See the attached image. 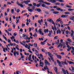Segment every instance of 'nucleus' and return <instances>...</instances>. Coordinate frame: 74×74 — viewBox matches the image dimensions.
I'll list each match as a JSON object with an SVG mask.
<instances>
[{"label": "nucleus", "mask_w": 74, "mask_h": 74, "mask_svg": "<svg viewBox=\"0 0 74 74\" xmlns=\"http://www.w3.org/2000/svg\"><path fill=\"white\" fill-rule=\"evenodd\" d=\"M64 14L67 15H70V12H65Z\"/></svg>", "instance_id": "nucleus-27"}, {"label": "nucleus", "mask_w": 74, "mask_h": 74, "mask_svg": "<svg viewBox=\"0 0 74 74\" xmlns=\"http://www.w3.org/2000/svg\"><path fill=\"white\" fill-rule=\"evenodd\" d=\"M16 74H19V73L20 74L21 73V72L20 71H16Z\"/></svg>", "instance_id": "nucleus-24"}, {"label": "nucleus", "mask_w": 74, "mask_h": 74, "mask_svg": "<svg viewBox=\"0 0 74 74\" xmlns=\"http://www.w3.org/2000/svg\"><path fill=\"white\" fill-rule=\"evenodd\" d=\"M68 10L69 11H73L74 10V9H68Z\"/></svg>", "instance_id": "nucleus-36"}, {"label": "nucleus", "mask_w": 74, "mask_h": 74, "mask_svg": "<svg viewBox=\"0 0 74 74\" xmlns=\"http://www.w3.org/2000/svg\"><path fill=\"white\" fill-rule=\"evenodd\" d=\"M39 33L40 34V35H42V36H44V33H43V32H41L40 33Z\"/></svg>", "instance_id": "nucleus-45"}, {"label": "nucleus", "mask_w": 74, "mask_h": 74, "mask_svg": "<svg viewBox=\"0 0 74 74\" xmlns=\"http://www.w3.org/2000/svg\"><path fill=\"white\" fill-rule=\"evenodd\" d=\"M57 62L58 64H61V62L59 61V60H57Z\"/></svg>", "instance_id": "nucleus-39"}, {"label": "nucleus", "mask_w": 74, "mask_h": 74, "mask_svg": "<svg viewBox=\"0 0 74 74\" xmlns=\"http://www.w3.org/2000/svg\"><path fill=\"white\" fill-rule=\"evenodd\" d=\"M38 2H39L40 3H43V4H45L47 5H50V4H51V3H50L48 2H44V1L42 0H40L38 1Z\"/></svg>", "instance_id": "nucleus-2"}, {"label": "nucleus", "mask_w": 74, "mask_h": 74, "mask_svg": "<svg viewBox=\"0 0 74 74\" xmlns=\"http://www.w3.org/2000/svg\"><path fill=\"white\" fill-rule=\"evenodd\" d=\"M67 62L69 64H71V61H69L67 60Z\"/></svg>", "instance_id": "nucleus-51"}, {"label": "nucleus", "mask_w": 74, "mask_h": 74, "mask_svg": "<svg viewBox=\"0 0 74 74\" xmlns=\"http://www.w3.org/2000/svg\"><path fill=\"white\" fill-rule=\"evenodd\" d=\"M54 69L55 71V72H57V71H58V68L56 67H55L54 68Z\"/></svg>", "instance_id": "nucleus-28"}, {"label": "nucleus", "mask_w": 74, "mask_h": 74, "mask_svg": "<svg viewBox=\"0 0 74 74\" xmlns=\"http://www.w3.org/2000/svg\"><path fill=\"white\" fill-rule=\"evenodd\" d=\"M62 71L63 72L64 74H66V71L64 69L62 68Z\"/></svg>", "instance_id": "nucleus-14"}, {"label": "nucleus", "mask_w": 74, "mask_h": 74, "mask_svg": "<svg viewBox=\"0 0 74 74\" xmlns=\"http://www.w3.org/2000/svg\"><path fill=\"white\" fill-rule=\"evenodd\" d=\"M71 49V47H70L67 49V51H69L70 50V49Z\"/></svg>", "instance_id": "nucleus-44"}, {"label": "nucleus", "mask_w": 74, "mask_h": 74, "mask_svg": "<svg viewBox=\"0 0 74 74\" xmlns=\"http://www.w3.org/2000/svg\"><path fill=\"white\" fill-rule=\"evenodd\" d=\"M56 0H50V2H51L52 3H55L56 2Z\"/></svg>", "instance_id": "nucleus-11"}, {"label": "nucleus", "mask_w": 74, "mask_h": 74, "mask_svg": "<svg viewBox=\"0 0 74 74\" xmlns=\"http://www.w3.org/2000/svg\"><path fill=\"white\" fill-rule=\"evenodd\" d=\"M58 36H56L54 37V40H57V39H58Z\"/></svg>", "instance_id": "nucleus-42"}, {"label": "nucleus", "mask_w": 74, "mask_h": 74, "mask_svg": "<svg viewBox=\"0 0 74 74\" xmlns=\"http://www.w3.org/2000/svg\"><path fill=\"white\" fill-rule=\"evenodd\" d=\"M62 21V19L61 20H59V19H58L56 21H57V22H60V21Z\"/></svg>", "instance_id": "nucleus-56"}, {"label": "nucleus", "mask_w": 74, "mask_h": 74, "mask_svg": "<svg viewBox=\"0 0 74 74\" xmlns=\"http://www.w3.org/2000/svg\"><path fill=\"white\" fill-rule=\"evenodd\" d=\"M35 51L36 52L35 54L37 56H40V54L38 52V51L37 50H35Z\"/></svg>", "instance_id": "nucleus-4"}, {"label": "nucleus", "mask_w": 74, "mask_h": 74, "mask_svg": "<svg viewBox=\"0 0 74 74\" xmlns=\"http://www.w3.org/2000/svg\"><path fill=\"white\" fill-rule=\"evenodd\" d=\"M58 1H59L60 2H64V1L63 0H57Z\"/></svg>", "instance_id": "nucleus-31"}, {"label": "nucleus", "mask_w": 74, "mask_h": 74, "mask_svg": "<svg viewBox=\"0 0 74 74\" xmlns=\"http://www.w3.org/2000/svg\"><path fill=\"white\" fill-rule=\"evenodd\" d=\"M33 36H34V37H37V35L36 34H35L34 35H33Z\"/></svg>", "instance_id": "nucleus-41"}, {"label": "nucleus", "mask_w": 74, "mask_h": 74, "mask_svg": "<svg viewBox=\"0 0 74 74\" xmlns=\"http://www.w3.org/2000/svg\"><path fill=\"white\" fill-rule=\"evenodd\" d=\"M51 34H52V32L51 31H49V33L48 34V36L49 37H51L52 36H51Z\"/></svg>", "instance_id": "nucleus-12"}, {"label": "nucleus", "mask_w": 74, "mask_h": 74, "mask_svg": "<svg viewBox=\"0 0 74 74\" xmlns=\"http://www.w3.org/2000/svg\"><path fill=\"white\" fill-rule=\"evenodd\" d=\"M38 22L39 23H40V25H41V21H40V20H38Z\"/></svg>", "instance_id": "nucleus-61"}, {"label": "nucleus", "mask_w": 74, "mask_h": 74, "mask_svg": "<svg viewBox=\"0 0 74 74\" xmlns=\"http://www.w3.org/2000/svg\"><path fill=\"white\" fill-rule=\"evenodd\" d=\"M68 41H70V42H72V40L71 39H70V38H68L67 40Z\"/></svg>", "instance_id": "nucleus-33"}, {"label": "nucleus", "mask_w": 74, "mask_h": 74, "mask_svg": "<svg viewBox=\"0 0 74 74\" xmlns=\"http://www.w3.org/2000/svg\"><path fill=\"white\" fill-rule=\"evenodd\" d=\"M30 38L28 37L27 36H26V40L27 41V40H30Z\"/></svg>", "instance_id": "nucleus-29"}, {"label": "nucleus", "mask_w": 74, "mask_h": 74, "mask_svg": "<svg viewBox=\"0 0 74 74\" xmlns=\"http://www.w3.org/2000/svg\"><path fill=\"white\" fill-rule=\"evenodd\" d=\"M70 19H71V20H72V21H73V20L74 19V18L73 17H70Z\"/></svg>", "instance_id": "nucleus-48"}, {"label": "nucleus", "mask_w": 74, "mask_h": 74, "mask_svg": "<svg viewBox=\"0 0 74 74\" xmlns=\"http://www.w3.org/2000/svg\"><path fill=\"white\" fill-rule=\"evenodd\" d=\"M71 32H72V33L71 34V37H72L73 36V34H74V32L73 29L71 30Z\"/></svg>", "instance_id": "nucleus-13"}, {"label": "nucleus", "mask_w": 74, "mask_h": 74, "mask_svg": "<svg viewBox=\"0 0 74 74\" xmlns=\"http://www.w3.org/2000/svg\"><path fill=\"white\" fill-rule=\"evenodd\" d=\"M65 7H67V8H72V6H69L67 5H66Z\"/></svg>", "instance_id": "nucleus-25"}, {"label": "nucleus", "mask_w": 74, "mask_h": 74, "mask_svg": "<svg viewBox=\"0 0 74 74\" xmlns=\"http://www.w3.org/2000/svg\"><path fill=\"white\" fill-rule=\"evenodd\" d=\"M13 41L14 42H16L17 44H19V41L18 40H15V39H14Z\"/></svg>", "instance_id": "nucleus-23"}, {"label": "nucleus", "mask_w": 74, "mask_h": 74, "mask_svg": "<svg viewBox=\"0 0 74 74\" xmlns=\"http://www.w3.org/2000/svg\"><path fill=\"white\" fill-rule=\"evenodd\" d=\"M25 48H27V49L29 50H30V46L29 45H27L26 44V46H25Z\"/></svg>", "instance_id": "nucleus-5"}, {"label": "nucleus", "mask_w": 74, "mask_h": 74, "mask_svg": "<svg viewBox=\"0 0 74 74\" xmlns=\"http://www.w3.org/2000/svg\"><path fill=\"white\" fill-rule=\"evenodd\" d=\"M31 57H32V55L30 54L29 56V57L28 58L29 60L30 61L31 60L32 58H31Z\"/></svg>", "instance_id": "nucleus-18"}, {"label": "nucleus", "mask_w": 74, "mask_h": 74, "mask_svg": "<svg viewBox=\"0 0 74 74\" xmlns=\"http://www.w3.org/2000/svg\"><path fill=\"white\" fill-rule=\"evenodd\" d=\"M47 21H48L49 22H53V20H52V19H50L49 18H48L47 20Z\"/></svg>", "instance_id": "nucleus-21"}, {"label": "nucleus", "mask_w": 74, "mask_h": 74, "mask_svg": "<svg viewBox=\"0 0 74 74\" xmlns=\"http://www.w3.org/2000/svg\"><path fill=\"white\" fill-rule=\"evenodd\" d=\"M16 3L18 5H19V6H20V7H23V5L22 4L19 3L18 2H16Z\"/></svg>", "instance_id": "nucleus-3"}, {"label": "nucleus", "mask_w": 74, "mask_h": 74, "mask_svg": "<svg viewBox=\"0 0 74 74\" xmlns=\"http://www.w3.org/2000/svg\"><path fill=\"white\" fill-rule=\"evenodd\" d=\"M40 56L41 58H43V56H42V54L41 53L40 54Z\"/></svg>", "instance_id": "nucleus-49"}, {"label": "nucleus", "mask_w": 74, "mask_h": 74, "mask_svg": "<svg viewBox=\"0 0 74 74\" xmlns=\"http://www.w3.org/2000/svg\"><path fill=\"white\" fill-rule=\"evenodd\" d=\"M53 13L54 14H59V12H58L54 11L53 12Z\"/></svg>", "instance_id": "nucleus-16"}, {"label": "nucleus", "mask_w": 74, "mask_h": 74, "mask_svg": "<svg viewBox=\"0 0 74 74\" xmlns=\"http://www.w3.org/2000/svg\"><path fill=\"white\" fill-rule=\"evenodd\" d=\"M27 9L28 10V11H29V12H33V11L32 9H30V7L28 8Z\"/></svg>", "instance_id": "nucleus-7"}, {"label": "nucleus", "mask_w": 74, "mask_h": 74, "mask_svg": "<svg viewBox=\"0 0 74 74\" xmlns=\"http://www.w3.org/2000/svg\"><path fill=\"white\" fill-rule=\"evenodd\" d=\"M57 56L58 59H61L62 58V56L60 55H57Z\"/></svg>", "instance_id": "nucleus-30"}, {"label": "nucleus", "mask_w": 74, "mask_h": 74, "mask_svg": "<svg viewBox=\"0 0 74 74\" xmlns=\"http://www.w3.org/2000/svg\"><path fill=\"white\" fill-rule=\"evenodd\" d=\"M34 45L35 47H37V44L36 43H34Z\"/></svg>", "instance_id": "nucleus-37"}, {"label": "nucleus", "mask_w": 74, "mask_h": 74, "mask_svg": "<svg viewBox=\"0 0 74 74\" xmlns=\"http://www.w3.org/2000/svg\"><path fill=\"white\" fill-rule=\"evenodd\" d=\"M29 6V7H32L33 6V5L31 4H28Z\"/></svg>", "instance_id": "nucleus-57"}, {"label": "nucleus", "mask_w": 74, "mask_h": 74, "mask_svg": "<svg viewBox=\"0 0 74 74\" xmlns=\"http://www.w3.org/2000/svg\"><path fill=\"white\" fill-rule=\"evenodd\" d=\"M41 4H42V3H40L39 4H38L36 5V6L37 7H39L40 6V5H41Z\"/></svg>", "instance_id": "nucleus-26"}, {"label": "nucleus", "mask_w": 74, "mask_h": 74, "mask_svg": "<svg viewBox=\"0 0 74 74\" xmlns=\"http://www.w3.org/2000/svg\"><path fill=\"white\" fill-rule=\"evenodd\" d=\"M66 34H69V32L68 31H66Z\"/></svg>", "instance_id": "nucleus-62"}, {"label": "nucleus", "mask_w": 74, "mask_h": 74, "mask_svg": "<svg viewBox=\"0 0 74 74\" xmlns=\"http://www.w3.org/2000/svg\"><path fill=\"white\" fill-rule=\"evenodd\" d=\"M41 45H45V43L44 42H41Z\"/></svg>", "instance_id": "nucleus-52"}, {"label": "nucleus", "mask_w": 74, "mask_h": 74, "mask_svg": "<svg viewBox=\"0 0 74 74\" xmlns=\"http://www.w3.org/2000/svg\"><path fill=\"white\" fill-rule=\"evenodd\" d=\"M41 30H42V29H39L38 32H39V33H40L41 32Z\"/></svg>", "instance_id": "nucleus-58"}, {"label": "nucleus", "mask_w": 74, "mask_h": 74, "mask_svg": "<svg viewBox=\"0 0 74 74\" xmlns=\"http://www.w3.org/2000/svg\"><path fill=\"white\" fill-rule=\"evenodd\" d=\"M7 4H11V3H10V2H7Z\"/></svg>", "instance_id": "nucleus-64"}, {"label": "nucleus", "mask_w": 74, "mask_h": 74, "mask_svg": "<svg viewBox=\"0 0 74 74\" xmlns=\"http://www.w3.org/2000/svg\"><path fill=\"white\" fill-rule=\"evenodd\" d=\"M44 32L45 33H48V29H45L44 30Z\"/></svg>", "instance_id": "nucleus-15"}, {"label": "nucleus", "mask_w": 74, "mask_h": 74, "mask_svg": "<svg viewBox=\"0 0 74 74\" xmlns=\"http://www.w3.org/2000/svg\"><path fill=\"white\" fill-rule=\"evenodd\" d=\"M42 7H45V5L44 4H42Z\"/></svg>", "instance_id": "nucleus-54"}, {"label": "nucleus", "mask_w": 74, "mask_h": 74, "mask_svg": "<svg viewBox=\"0 0 74 74\" xmlns=\"http://www.w3.org/2000/svg\"><path fill=\"white\" fill-rule=\"evenodd\" d=\"M60 44H61V43H60V45H58V48H59L60 47V46H61Z\"/></svg>", "instance_id": "nucleus-63"}, {"label": "nucleus", "mask_w": 74, "mask_h": 74, "mask_svg": "<svg viewBox=\"0 0 74 74\" xmlns=\"http://www.w3.org/2000/svg\"><path fill=\"white\" fill-rule=\"evenodd\" d=\"M61 33V31L59 29H58V30H57V34H59V33Z\"/></svg>", "instance_id": "nucleus-19"}, {"label": "nucleus", "mask_w": 74, "mask_h": 74, "mask_svg": "<svg viewBox=\"0 0 74 74\" xmlns=\"http://www.w3.org/2000/svg\"><path fill=\"white\" fill-rule=\"evenodd\" d=\"M71 48L72 49V50L71 51V52L72 53H74V47H71Z\"/></svg>", "instance_id": "nucleus-20"}, {"label": "nucleus", "mask_w": 74, "mask_h": 74, "mask_svg": "<svg viewBox=\"0 0 74 74\" xmlns=\"http://www.w3.org/2000/svg\"><path fill=\"white\" fill-rule=\"evenodd\" d=\"M17 52V51H16V50H14V55L15 56V57H16V53Z\"/></svg>", "instance_id": "nucleus-34"}, {"label": "nucleus", "mask_w": 74, "mask_h": 74, "mask_svg": "<svg viewBox=\"0 0 74 74\" xmlns=\"http://www.w3.org/2000/svg\"><path fill=\"white\" fill-rule=\"evenodd\" d=\"M25 3V4H28V3H27V1H24L23 2H22L21 3H22V4H23V3Z\"/></svg>", "instance_id": "nucleus-22"}, {"label": "nucleus", "mask_w": 74, "mask_h": 74, "mask_svg": "<svg viewBox=\"0 0 74 74\" xmlns=\"http://www.w3.org/2000/svg\"><path fill=\"white\" fill-rule=\"evenodd\" d=\"M56 10H58V11H63V9H62L59 8H56Z\"/></svg>", "instance_id": "nucleus-10"}, {"label": "nucleus", "mask_w": 74, "mask_h": 74, "mask_svg": "<svg viewBox=\"0 0 74 74\" xmlns=\"http://www.w3.org/2000/svg\"><path fill=\"white\" fill-rule=\"evenodd\" d=\"M3 37L4 39H5V40L6 41H7V38H6V37H5V36L4 35H3Z\"/></svg>", "instance_id": "nucleus-53"}, {"label": "nucleus", "mask_w": 74, "mask_h": 74, "mask_svg": "<svg viewBox=\"0 0 74 74\" xmlns=\"http://www.w3.org/2000/svg\"><path fill=\"white\" fill-rule=\"evenodd\" d=\"M12 14H14V10L12 9L11 10Z\"/></svg>", "instance_id": "nucleus-35"}, {"label": "nucleus", "mask_w": 74, "mask_h": 74, "mask_svg": "<svg viewBox=\"0 0 74 74\" xmlns=\"http://www.w3.org/2000/svg\"><path fill=\"white\" fill-rule=\"evenodd\" d=\"M55 5H60V4L59 3H55Z\"/></svg>", "instance_id": "nucleus-55"}, {"label": "nucleus", "mask_w": 74, "mask_h": 74, "mask_svg": "<svg viewBox=\"0 0 74 74\" xmlns=\"http://www.w3.org/2000/svg\"><path fill=\"white\" fill-rule=\"evenodd\" d=\"M33 5L34 7H36L37 6V4L36 3H33Z\"/></svg>", "instance_id": "nucleus-40"}, {"label": "nucleus", "mask_w": 74, "mask_h": 74, "mask_svg": "<svg viewBox=\"0 0 74 74\" xmlns=\"http://www.w3.org/2000/svg\"><path fill=\"white\" fill-rule=\"evenodd\" d=\"M24 54L25 55H29V53H26V52H24Z\"/></svg>", "instance_id": "nucleus-43"}, {"label": "nucleus", "mask_w": 74, "mask_h": 74, "mask_svg": "<svg viewBox=\"0 0 74 74\" xmlns=\"http://www.w3.org/2000/svg\"><path fill=\"white\" fill-rule=\"evenodd\" d=\"M51 60L53 61V62L54 61V60L53 59V58H52V57H51L50 58Z\"/></svg>", "instance_id": "nucleus-50"}, {"label": "nucleus", "mask_w": 74, "mask_h": 74, "mask_svg": "<svg viewBox=\"0 0 74 74\" xmlns=\"http://www.w3.org/2000/svg\"><path fill=\"white\" fill-rule=\"evenodd\" d=\"M47 53H48V55H49V56L50 58H51V57H53V55H52V54H51V53L49 52H48Z\"/></svg>", "instance_id": "nucleus-9"}, {"label": "nucleus", "mask_w": 74, "mask_h": 74, "mask_svg": "<svg viewBox=\"0 0 74 74\" xmlns=\"http://www.w3.org/2000/svg\"><path fill=\"white\" fill-rule=\"evenodd\" d=\"M26 36H27V35L25 34H23V36H22V37H25Z\"/></svg>", "instance_id": "nucleus-38"}, {"label": "nucleus", "mask_w": 74, "mask_h": 74, "mask_svg": "<svg viewBox=\"0 0 74 74\" xmlns=\"http://www.w3.org/2000/svg\"><path fill=\"white\" fill-rule=\"evenodd\" d=\"M63 39H61L60 41L61 42V43H62V44H63Z\"/></svg>", "instance_id": "nucleus-59"}, {"label": "nucleus", "mask_w": 74, "mask_h": 74, "mask_svg": "<svg viewBox=\"0 0 74 74\" xmlns=\"http://www.w3.org/2000/svg\"><path fill=\"white\" fill-rule=\"evenodd\" d=\"M42 51L43 52V53H45V50L44 49H41Z\"/></svg>", "instance_id": "nucleus-46"}, {"label": "nucleus", "mask_w": 74, "mask_h": 74, "mask_svg": "<svg viewBox=\"0 0 74 74\" xmlns=\"http://www.w3.org/2000/svg\"><path fill=\"white\" fill-rule=\"evenodd\" d=\"M12 30V29L11 28H9L8 29V32H11Z\"/></svg>", "instance_id": "nucleus-47"}, {"label": "nucleus", "mask_w": 74, "mask_h": 74, "mask_svg": "<svg viewBox=\"0 0 74 74\" xmlns=\"http://www.w3.org/2000/svg\"><path fill=\"white\" fill-rule=\"evenodd\" d=\"M35 11H38V12H41V9H40L36 8L35 10Z\"/></svg>", "instance_id": "nucleus-17"}, {"label": "nucleus", "mask_w": 74, "mask_h": 74, "mask_svg": "<svg viewBox=\"0 0 74 74\" xmlns=\"http://www.w3.org/2000/svg\"><path fill=\"white\" fill-rule=\"evenodd\" d=\"M71 67L72 68V71L73 72H74V67H73V66H71Z\"/></svg>", "instance_id": "nucleus-60"}, {"label": "nucleus", "mask_w": 74, "mask_h": 74, "mask_svg": "<svg viewBox=\"0 0 74 74\" xmlns=\"http://www.w3.org/2000/svg\"><path fill=\"white\" fill-rule=\"evenodd\" d=\"M40 63V64H42V65H44V62H39Z\"/></svg>", "instance_id": "nucleus-32"}, {"label": "nucleus", "mask_w": 74, "mask_h": 74, "mask_svg": "<svg viewBox=\"0 0 74 74\" xmlns=\"http://www.w3.org/2000/svg\"><path fill=\"white\" fill-rule=\"evenodd\" d=\"M45 64L46 66H45L44 67V69H45V70H46V69H47V70H49V69L48 68V66H47V64H48V65L49 66L50 65V64L47 61V60H45Z\"/></svg>", "instance_id": "nucleus-1"}, {"label": "nucleus", "mask_w": 74, "mask_h": 74, "mask_svg": "<svg viewBox=\"0 0 74 74\" xmlns=\"http://www.w3.org/2000/svg\"><path fill=\"white\" fill-rule=\"evenodd\" d=\"M16 23H18L19 22V19L18 18V17L17 16L16 17Z\"/></svg>", "instance_id": "nucleus-6"}, {"label": "nucleus", "mask_w": 74, "mask_h": 74, "mask_svg": "<svg viewBox=\"0 0 74 74\" xmlns=\"http://www.w3.org/2000/svg\"><path fill=\"white\" fill-rule=\"evenodd\" d=\"M69 16H68V15H62L61 16V18H65L66 17H67Z\"/></svg>", "instance_id": "nucleus-8"}]
</instances>
